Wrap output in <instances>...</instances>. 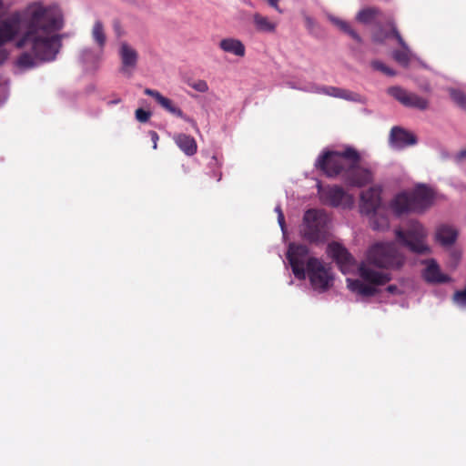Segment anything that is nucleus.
I'll return each mask as SVG.
<instances>
[{
    "label": "nucleus",
    "mask_w": 466,
    "mask_h": 466,
    "mask_svg": "<svg viewBox=\"0 0 466 466\" xmlns=\"http://www.w3.org/2000/svg\"><path fill=\"white\" fill-rule=\"evenodd\" d=\"M253 22L258 31L273 33L276 30L277 24L270 21L267 16L258 13L253 15Z\"/></svg>",
    "instance_id": "25"
},
{
    "label": "nucleus",
    "mask_w": 466,
    "mask_h": 466,
    "mask_svg": "<svg viewBox=\"0 0 466 466\" xmlns=\"http://www.w3.org/2000/svg\"><path fill=\"white\" fill-rule=\"evenodd\" d=\"M329 19L341 32L350 36L353 40H355L358 43L362 42L360 35L351 27L350 23L333 15H329Z\"/></svg>",
    "instance_id": "24"
},
{
    "label": "nucleus",
    "mask_w": 466,
    "mask_h": 466,
    "mask_svg": "<svg viewBox=\"0 0 466 466\" xmlns=\"http://www.w3.org/2000/svg\"><path fill=\"white\" fill-rule=\"evenodd\" d=\"M380 190L377 187H370L360 194V209L362 214L375 213L380 206Z\"/></svg>",
    "instance_id": "16"
},
{
    "label": "nucleus",
    "mask_w": 466,
    "mask_h": 466,
    "mask_svg": "<svg viewBox=\"0 0 466 466\" xmlns=\"http://www.w3.org/2000/svg\"><path fill=\"white\" fill-rule=\"evenodd\" d=\"M212 159H213L215 162H217V161H218L216 157H212Z\"/></svg>",
    "instance_id": "44"
},
{
    "label": "nucleus",
    "mask_w": 466,
    "mask_h": 466,
    "mask_svg": "<svg viewBox=\"0 0 466 466\" xmlns=\"http://www.w3.org/2000/svg\"><path fill=\"white\" fill-rule=\"evenodd\" d=\"M458 157L460 158H466V149L460 151Z\"/></svg>",
    "instance_id": "41"
},
{
    "label": "nucleus",
    "mask_w": 466,
    "mask_h": 466,
    "mask_svg": "<svg viewBox=\"0 0 466 466\" xmlns=\"http://www.w3.org/2000/svg\"><path fill=\"white\" fill-rule=\"evenodd\" d=\"M395 235L397 240L412 253L428 255L431 251L426 242L428 232L423 225L417 220H410L406 230L397 228Z\"/></svg>",
    "instance_id": "5"
},
{
    "label": "nucleus",
    "mask_w": 466,
    "mask_h": 466,
    "mask_svg": "<svg viewBox=\"0 0 466 466\" xmlns=\"http://www.w3.org/2000/svg\"><path fill=\"white\" fill-rule=\"evenodd\" d=\"M452 302L461 308H466V287L456 290L452 295Z\"/></svg>",
    "instance_id": "30"
},
{
    "label": "nucleus",
    "mask_w": 466,
    "mask_h": 466,
    "mask_svg": "<svg viewBox=\"0 0 466 466\" xmlns=\"http://www.w3.org/2000/svg\"><path fill=\"white\" fill-rule=\"evenodd\" d=\"M120 23L118 21L114 22V29L115 31L119 34L120 33Z\"/></svg>",
    "instance_id": "40"
},
{
    "label": "nucleus",
    "mask_w": 466,
    "mask_h": 466,
    "mask_svg": "<svg viewBox=\"0 0 466 466\" xmlns=\"http://www.w3.org/2000/svg\"><path fill=\"white\" fill-rule=\"evenodd\" d=\"M119 102H120V99H117V100H114L112 103H114V104H117V103H119Z\"/></svg>",
    "instance_id": "43"
},
{
    "label": "nucleus",
    "mask_w": 466,
    "mask_h": 466,
    "mask_svg": "<svg viewBox=\"0 0 466 466\" xmlns=\"http://www.w3.org/2000/svg\"><path fill=\"white\" fill-rule=\"evenodd\" d=\"M458 237L457 231L446 225L440 226L435 233V239L444 247L451 246L455 243Z\"/></svg>",
    "instance_id": "22"
},
{
    "label": "nucleus",
    "mask_w": 466,
    "mask_h": 466,
    "mask_svg": "<svg viewBox=\"0 0 466 466\" xmlns=\"http://www.w3.org/2000/svg\"><path fill=\"white\" fill-rule=\"evenodd\" d=\"M219 47L226 53L232 54L236 56L243 57L246 54L244 44L236 38H224L219 42Z\"/></svg>",
    "instance_id": "21"
},
{
    "label": "nucleus",
    "mask_w": 466,
    "mask_h": 466,
    "mask_svg": "<svg viewBox=\"0 0 466 466\" xmlns=\"http://www.w3.org/2000/svg\"><path fill=\"white\" fill-rule=\"evenodd\" d=\"M388 94L398 100L400 104L408 107L425 110L429 106V102L427 99L414 93H410L400 86L389 87Z\"/></svg>",
    "instance_id": "11"
},
{
    "label": "nucleus",
    "mask_w": 466,
    "mask_h": 466,
    "mask_svg": "<svg viewBox=\"0 0 466 466\" xmlns=\"http://www.w3.org/2000/svg\"><path fill=\"white\" fill-rule=\"evenodd\" d=\"M268 3L269 4V5L274 7L278 12H279V13L282 12L279 6V0H268Z\"/></svg>",
    "instance_id": "39"
},
{
    "label": "nucleus",
    "mask_w": 466,
    "mask_h": 466,
    "mask_svg": "<svg viewBox=\"0 0 466 466\" xmlns=\"http://www.w3.org/2000/svg\"><path fill=\"white\" fill-rule=\"evenodd\" d=\"M360 159L356 163H350L344 177V181L351 187H361L373 180L370 169L360 166Z\"/></svg>",
    "instance_id": "12"
},
{
    "label": "nucleus",
    "mask_w": 466,
    "mask_h": 466,
    "mask_svg": "<svg viewBox=\"0 0 466 466\" xmlns=\"http://www.w3.org/2000/svg\"><path fill=\"white\" fill-rule=\"evenodd\" d=\"M361 159L360 153L353 147H348L342 151H326L319 157L316 167L328 177L341 176L344 179L350 163Z\"/></svg>",
    "instance_id": "3"
},
{
    "label": "nucleus",
    "mask_w": 466,
    "mask_h": 466,
    "mask_svg": "<svg viewBox=\"0 0 466 466\" xmlns=\"http://www.w3.org/2000/svg\"><path fill=\"white\" fill-rule=\"evenodd\" d=\"M319 194L322 203L332 208H350L354 204L353 197L348 194L340 186L334 185L323 187L319 186Z\"/></svg>",
    "instance_id": "9"
},
{
    "label": "nucleus",
    "mask_w": 466,
    "mask_h": 466,
    "mask_svg": "<svg viewBox=\"0 0 466 466\" xmlns=\"http://www.w3.org/2000/svg\"><path fill=\"white\" fill-rule=\"evenodd\" d=\"M64 26L61 9L55 5L34 2L0 24V65L8 57L3 46L24 31L15 47L24 49L17 58L21 68H33L56 59L61 47V36L56 33Z\"/></svg>",
    "instance_id": "1"
},
{
    "label": "nucleus",
    "mask_w": 466,
    "mask_h": 466,
    "mask_svg": "<svg viewBox=\"0 0 466 466\" xmlns=\"http://www.w3.org/2000/svg\"><path fill=\"white\" fill-rule=\"evenodd\" d=\"M299 89L305 92L321 94L346 100H355V96H357L347 89L329 86H319L317 84H309L305 87H300Z\"/></svg>",
    "instance_id": "14"
},
{
    "label": "nucleus",
    "mask_w": 466,
    "mask_h": 466,
    "mask_svg": "<svg viewBox=\"0 0 466 466\" xmlns=\"http://www.w3.org/2000/svg\"><path fill=\"white\" fill-rule=\"evenodd\" d=\"M278 221L282 230L285 229V218L282 210H279V215L278 216Z\"/></svg>",
    "instance_id": "37"
},
{
    "label": "nucleus",
    "mask_w": 466,
    "mask_h": 466,
    "mask_svg": "<svg viewBox=\"0 0 466 466\" xmlns=\"http://www.w3.org/2000/svg\"><path fill=\"white\" fill-rule=\"evenodd\" d=\"M371 66L373 69L380 71L387 76H393L396 75V72L393 69L390 68L384 63L379 60H373L371 62Z\"/></svg>",
    "instance_id": "31"
},
{
    "label": "nucleus",
    "mask_w": 466,
    "mask_h": 466,
    "mask_svg": "<svg viewBox=\"0 0 466 466\" xmlns=\"http://www.w3.org/2000/svg\"><path fill=\"white\" fill-rule=\"evenodd\" d=\"M326 217L317 209H309L303 217V238L310 243L325 240Z\"/></svg>",
    "instance_id": "7"
},
{
    "label": "nucleus",
    "mask_w": 466,
    "mask_h": 466,
    "mask_svg": "<svg viewBox=\"0 0 466 466\" xmlns=\"http://www.w3.org/2000/svg\"><path fill=\"white\" fill-rule=\"evenodd\" d=\"M387 25L390 28H391V34L393 37L397 40L398 44L401 46V50H395L392 53V57L396 62H398L400 65L403 66H408L410 61V49L408 47V45L400 35L395 21L392 18H390L387 21Z\"/></svg>",
    "instance_id": "15"
},
{
    "label": "nucleus",
    "mask_w": 466,
    "mask_h": 466,
    "mask_svg": "<svg viewBox=\"0 0 466 466\" xmlns=\"http://www.w3.org/2000/svg\"><path fill=\"white\" fill-rule=\"evenodd\" d=\"M176 145L187 156L191 157L197 153L198 144L195 138L189 135L179 133L173 137Z\"/></svg>",
    "instance_id": "19"
},
{
    "label": "nucleus",
    "mask_w": 466,
    "mask_h": 466,
    "mask_svg": "<svg viewBox=\"0 0 466 466\" xmlns=\"http://www.w3.org/2000/svg\"><path fill=\"white\" fill-rule=\"evenodd\" d=\"M380 15V10L376 7H366L360 10L356 15V20L361 24L369 25L373 23Z\"/></svg>",
    "instance_id": "26"
},
{
    "label": "nucleus",
    "mask_w": 466,
    "mask_h": 466,
    "mask_svg": "<svg viewBox=\"0 0 466 466\" xmlns=\"http://www.w3.org/2000/svg\"><path fill=\"white\" fill-rule=\"evenodd\" d=\"M360 277L370 284H365L360 279H348V288L357 294L364 297H371L377 294L378 289L372 285H384L391 279L390 273H383L374 270L365 262L359 267Z\"/></svg>",
    "instance_id": "6"
},
{
    "label": "nucleus",
    "mask_w": 466,
    "mask_h": 466,
    "mask_svg": "<svg viewBox=\"0 0 466 466\" xmlns=\"http://www.w3.org/2000/svg\"><path fill=\"white\" fill-rule=\"evenodd\" d=\"M424 279L430 283H447L450 277L441 272L439 265L434 259H431L424 271Z\"/></svg>",
    "instance_id": "20"
},
{
    "label": "nucleus",
    "mask_w": 466,
    "mask_h": 466,
    "mask_svg": "<svg viewBox=\"0 0 466 466\" xmlns=\"http://www.w3.org/2000/svg\"><path fill=\"white\" fill-rule=\"evenodd\" d=\"M373 214L372 228L375 230H384L389 228V219L387 217L377 215V211Z\"/></svg>",
    "instance_id": "28"
},
{
    "label": "nucleus",
    "mask_w": 466,
    "mask_h": 466,
    "mask_svg": "<svg viewBox=\"0 0 466 466\" xmlns=\"http://www.w3.org/2000/svg\"><path fill=\"white\" fill-rule=\"evenodd\" d=\"M148 134H149L150 138H151L152 143H153V148L157 149V142H158V139H159L158 134L156 131H154V130H150L148 132Z\"/></svg>",
    "instance_id": "36"
},
{
    "label": "nucleus",
    "mask_w": 466,
    "mask_h": 466,
    "mask_svg": "<svg viewBox=\"0 0 466 466\" xmlns=\"http://www.w3.org/2000/svg\"><path fill=\"white\" fill-rule=\"evenodd\" d=\"M309 252L308 247L302 244L292 243L289 246L287 259L294 276L299 280L306 279L307 261L309 258H308Z\"/></svg>",
    "instance_id": "10"
},
{
    "label": "nucleus",
    "mask_w": 466,
    "mask_h": 466,
    "mask_svg": "<svg viewBox=\"0 0 466 466\" xmlns=\"http://www.w3.org/2000/svg\"><path fill=\"white\" fill-rule=\"evenodd\" d=\"M405 262L404 256L398 250L392 242L376 243L370 248L367 253L369 267L374 266L380 268L399 269Z\"/></svg>",
    "instance_id": "4"
},
{
    "label": "nucleus",
    "mask_w": 466,
    "mask_h": 466,
    "mask_svg": "<svg viewBox=\"0 0 466 466\" xmlns=\"http://www.w3.org/2000/svg\"><path fill=\"white\" fill-rule=\"evenodd\" d=\"M92 37L95 43L102 50L106 42L104 25L100 20H96L92 28Z\"/></svg>",
    "instance_id": "27"
},
{
    "label": "nucleus",
    "mask_w": 466,
    "mask_h": 466,
    "mask_svg": "<svg viewBox=\"0 0 466 466\" xmlns=\"http://www.w3.org/2000/svg\"><path fill=\"white\" fill-rule=\"evenodd\" d=\"M309 282L315 290L324 292L329 289L333 282L330 268L327 267L320 259L309 258L307 261V271Z\"/></svg>",
    "instance_id": "8"
},
{
    "label": "nucleus",
    "mask_w": 466,
    "mask_h": 466,
    "mask_svg": "<svg viewBox=\"0 0 466 466\" xmlns=\"http://www.w3.org/2000/svg\"><path fill=\"white\" fill-rule=\"evenodd\" d=\"M279 210H282L280 206H277L275 211L278 213V216L279 215Z\"/></svg>",
    "instance_id": "42"
},
{
    "label": "nucleus",
    "mask_w": 466,
    "mask_h": 466,
    "mask_svg": "<svg viewBox=\"0 0 466 466\" xmlns=\"http://www.w3.org/2000/svg\"><path fill=\"white\" fill-rule=\"evenodd\" d=\"M390 146L396 149L413 146L417 143V137L414 134L400 127H393L390 134Z\"/></svg>",
    "instance_id": "17"
},
{
    "label": "nucleus",
    "mask_w": 466,
    "mask_h": 466,
    "mask_svg": "<svg viewBox=\"0 0 466 466\" xmlns=\"http://www.w3.org/2000/svg\"><path fill=\"white\" fill-rule=\"evenodd\" d=\"M327 252L332 258L340 270L347 273L354 265V258L351 254L342 245L337 242H332L328 245Z\"/></svg>",
    "instance_id": "13"
},
{
    "label": "nucleus",
    "mask_w": 466,
    "mask_h": 466,
    "mask_svg": "<svg viewBox=\"0 0 466 466\" xmlns=\"http://www.w3.org/2000/svg\"><path fill=\"white\" fill-rule=\"evenodd\" d=\"M434 200V193L429 187L420 185L410 193L398 194L390 202L392 211L400 216L408 212H423Z\"/></svg>",
    "instance_id": "2"
},
{
    "label": "nucleus",
    "mask_w": 466,
    "mask_h": 466,
    "mask_svg": "<svg viewBox=\"0 0 466 466\" xmlns=\"http://www.w3.org/2000/svg\"><path fill=\"white\" fill-rule=\"evenodd\" d=\"M392 35L391 31L390 33L384 32L381 28H380L377 32H375L372 35V40L375 43L383 44L385 40Z\"/></svg>",
    "instance_id": "32"
},
{
    "label": "nucleus",
    "mask_w": 466,
    "mask_h": 466,
    "mask_svg": "<svg viewBox=\"0 0 466 466\" xmlns=\"http://www.w3.org/2000/svg\"><path fill=\"white\" fill-rule=\"evenodd\" d=\"M450 94L452 100L462 109L466 110V95L463 92L455 89H451Z\"/></svg>",
    "instance_id": "29"
},
{
    "label": "nucleus",
    "mask_w": 466,
    "mask_h": 466,
    "mask_svg": "<svg viewBox=\"0 0 466 466\" xmlns=\"http://www.w3.org/2000/svg\"><path fill=\"white\" fill-rule=\"evenodd\" d=\"M450 256L454 266H457L459 260L461 259V252L456 249H452L450 253Z\"/></svg>",
    "instance_id": "35"
},
{
    "label": "nucleus",
    "mask_w": 466,
    "mask_h": 466,
    "mask_svg": "<svg viewBox=\"0 0 466 466\" xmlns=\"http://www.w3.org/2000/svg\"><path fill=\"white\" fill-rule=\"evenodd\" d=\"M120 57L123 65V71L128 67L134 68L137 62V51L127 43H122L120 46Z\"/></svg>",
    "instance_id": "23"
},
{
    "label": "nucleus",
    "mask_w": 466,
    "mask_h": 466,
    "mask_svg": "<svg viewBox=\"0 0 466 466\" xmlns=\"http://www.w3.org/2000/svg\"><path fill=\"white\" fill-rule=\"evenodd\" d=\"M387 291L391 293V294H398V293H400V289H398V287L396 285H389L387 287Z\"/></svg>",
    "instance_id": "38"
},
{
    "label": "nucleus",
    "mask_w": 466,
    "mask_h": 466,
    "mask_svg": "<svg viewBox=\"0 0 466 466\" xmlns=\"http://www.w3.org/2000/svg\"><path fill=\"white\" fill-rule=\"evenodd\" d=\"M136 118L138 122L146 123L151 116V112L144 110L143 108H137L135 112Z\"/></svg>",
    "instance_id": "33"
},
{
    "label": "nucleus",
    "mask_w": 466,
    "mask_h": 466,
    "mask_svg": "<svg viewBox=\"0 0 466 466\" xmlns=\"http://www.w3.org/2000/svg\"><path fill=\"white\" fill-rule=\"evenodd\" d=\"M188 85L194 88L195 90L200 92V93H205L208 90V83L205 81V80H198V81H194L192 83H188Z\"/></svg>",
    "instance_id": "34"
},
{
    "label": "nucleus",
    "mask_w": 466,
    "mask_h": 466,
    "mask_svg": "<svg viewBox=\"0 0 466 466\" xmlns=\"http://www.w3.org/2000/svg\"><path fill=\"white\" fill-rule=\"evenodd\" d=\"M144 93L149 96H152L153 98H155V100L164 108L166 109L167 111H168L170 114L176 116H178L180 118H183L184 120L187 121V122H193L194 121L189 118L188 116H185L183 111L177 107V106L174 105V103L172 102V100H170L169 98L167 97H165L164 96H162L158 91L157 90H154V89H150V88H146L144 90Z\"/></svg>",
    "instance_id": "18"
}]
</instances>
